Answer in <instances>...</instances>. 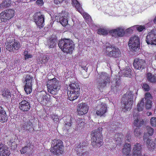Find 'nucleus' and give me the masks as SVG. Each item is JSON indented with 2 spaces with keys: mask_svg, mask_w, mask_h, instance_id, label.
<instances>
[{
  "mask_svg": "<svg viewBox=\"0 0 156 156\" xmlns=\"http://www.w3.org/2000/svg\"><path fill=\"white\" fill-rule=\"evenodd\" d=\"M94 80L97 88L101 91L110 83V76L105 72L98 73L95 75Z\"/></svg>",
  "mask_w": 156,
  "mask_h": 156,
  "instance_id": "f257e3e1",
  "label": "nucleus"
},
{
  "mask_svg": "<svg viewBox=\"0 0 156 156\" xmlns=\"http://www.w3.org/2000/svg\"><path fill=\"white\" fill-rule=\"evenodd\" d=\"M134 94L131 91H127L122 98V106L126 110H130L132 107L133 102Z\"/></svg>",
  "mask_w": 156,
  "mask_h": 156,
  "instance_id": "f03ea898",
  "label": "nucleus"
},
{
  "mask_svg": "<svg viewBox=\"0 0 156 156\" xmlns=\"http://www.w3.org/2000/svg\"><path fill=\"white\" fill-rule=\"evenodd\" d=\"M102 128L99 127L92 132L91 134V144L94 147H100L103 145L101 131Z\"/></svg>",
  "mask_w": 156,
  "mask_h": 156,
  "instance_id": "7ed1b4c3",
  "label": "nucleus"
},
{
  "mask_svg": "<svg viewBox=\"0 0 156 156\" xmlns=\"http://www.w3.org/2000/svg\"><path fill=\"white\" fill-rule=\"evenodd\" d=\"M67 90L68 98L70 101H73L79 96L80 88L78 84L71 83Z\"/></svg>",
  "mask_w": 156,
  "mask_h": 156,
  "instance_id": "20e7f679",
  "label": "nucleus"
},
{
  "mask_svg": "<svg viewBox=\"0 0 156 156\" xmlns=\"http://www.w3.org/2000/svg\"><path fill=\"white\" fill-rule=\"evenodd\" d=\"M58 45L63 52L67 53H72L74 48L73 42L69 39L60 40L59 41Z\"/></svg>",
  "mask_w": 156,
  "mask_h": 156,
  "instance_id": "39448f33",
  "label": "nucleus"
},
{
  "mask_svg": "<svg viewBox=\"0 0 156 156\" xmlns=\"http://www.w3.org/2000/svg\"><path fill=\"white\" fill-rule=\"evenodd\" d=\"M50 150L51 152L55 155H59L62 154L64 150L62 141L59 139L52 140Z\"/></svg>",
  "mask_w": 156,
  "mask_h": 156,
  "instance_id": "423d86ee",
  "label": "nucleus"
},
{
  "mask_svg": "<svg viewBox=\"0 0 156 156\" xmlns=\"http://www.w3.org/2000/svg\"><path fill=\"white\" fill-rule=\"evenodd\" d=\"M60 82L55 78L50 80L47 84L48 91L52 94H56L60 89Z\"/></svg>",
  "mask_w": 156,
  "mask_h": 156,
  "instance_id": "0eeeda50",
  "label": "nucleus"
},
{
  "mask_svg": "<svg viewBox=\"0 0 156 156\" xmlns=\"http://www.w3.org/2000/svg\"><path fill=\"white\" fill-rule=\"evenodd\" d=\"M105 54L109 57L117 58L120 56L121 52L118 48L108 43L106 45Z\"/></svg>",
  "mask_w": 156,
  "mask_h": 156,
  "instance_id": "6e6552de",
  "label": "nucleus"
},
{
  "mask_svg": "<svg viewBox=\"0 0 156 156\" xmlns=\"http://www.w3.org/2000/svg\"><path fill=\"white\" fill-rule=\"evenodd\" d=\"M5 44L6 45V49L10 51L18 50L20 46L19 42L11 37L6 38Z\"/></svg>",
  "mask_w": 156,
  "mask_h": 156,
  "instance_id": "1a4fd4ad",
  "label": "nucleus"
},
{
  "mask_svg": "<svg viewBox=\"0 0 156 156\" xmlns=\"http://www.w3.org/2000/svg\"><path fill=\"white\" fill-rule=\"evenodd\" d=\"M129 46L130 50L133 52H137L140 48V39L136 36L131 37L129 41Z\"/></svg>",
  "mask_w": 156,
  "mask_h": 156,
  "instance_id": "9d476101",
  "label": "nucleus"
},
{
  "mask_svg": "<svg viewBox=\"0 0 156 156\" xmlns=\"http://www.w3.org/2000/svg\"><path fill=\"white\" fill-rule=\"evenodd\" d=\"M146 41L148 44L156 45V29L152 30L148 33Z\"/></svg>",
  "mask_w": 156,
  "mask_h": 156,
  "instance_id": "9b49d317",
  "label": "nucleus"
},
{
  "mask_svg": "<svg viewBox=\"0 0 156 156\" xmlns=\"http://www.w3.org/2000/svg\"><path fill=\"white\" fill-rule=\"evenodd\" d=\"M37 13L34 16V21L36 24L39 28L43 27L44 22V16L43 15H39Z\"/></svg>",
  "mask_w": 156,
  "mask_h": 156,
  "instance_id": "f8f14e48",
  "label": "nucleus"
},
{
  "mask_svg": "<svg viewBox=\"0 0 156 156\" xmlns=\"http://www.w3.org/2000/svg\"><path fill=\"white\" fill-rule=\"evenodd\" d=\"M133 65L135 69L140 70L144 68L146 63L143 59L136 58L134 61Z\"/></svg>",
  "mask_w": 156,
  "mask_h": 156,
  "instance_id": "ddd939ff",
  "label": "nucleus"
},
{
  "mask_svg": "<svg viewBox=\"0 0 156 156\" xmlns=\"http://www.w3.org/2000/svg\"><path fill=\"white\" fill-rule=\"evenodd\" d=\"M49 97L46 94L45 92L42 91L37 98V100L43 105H45L49 101Z\"/></svg>",
  "mask_w": 156,
  "mask_h": 156,
  "instance_id": "4468645a",
  "label": "nucleus"
},
{
  "mask_svg": "<svg viewBox=\"0 0 156 156\" xmlns=\"http://www.w3.org/2000/svg\"><path fill=\"white\" fill-rule=\"evenodd\" d=\"M88 110V106L86 103H84L79 104L77 106V111L79 115H82L86 114Z\"/></svg>",
  "mask_w": 156,
  "mask_h": 156,
  "instance_id": "2eb2a0df",
  "label": "nucleus"
},
{
  "mask_svg": "<svg viewBox=\"0 0 156 156\" xmlns=\"http://www.w3.org/2000/svg\"><path fill=\"white\" fill-rule=\"evenodd\" d=\"M32 119L31 121L29 120H27L26 119H23V122L22 124V128L23 130H25L30 131L33 129L32 121Z\"/></svg>",
  "mask_w": 156,
  "mask_h": 156,
  "instance_id": "dca6fc26",
  "label": "nucleus"
},
{
  "mask_svg": "<svg viewBox=\"0 0 156 156\" xmlns=\"http://www.w3.org/2000/svg\"><path fill=\"white\" fill-rule=\"evenodd\" d=\"M7 147L0 142V156H9L10 153Z\"/></svg>",
  "mask_w": 156,
  "mask_h": 156,
  "instance_id": "f3484780",
  "label": "nucleus"
},
{
  "mask_svg": "<svg viewBox=\"0 0 156 156\" xmlns=\"http://www.w3.org/2000/svg\"><path fill=\"white\" fill-rule=\"evenodd\" d=\"M20 109L23 111H28L30 108V105L29 103L26 100L22 101L19 103Z\"/></svg>",
  "mask_w": 156,
  "mask_h": 156,
  "instance_id": "a211bd4d",
  "label": "nucleus"
},
{
  "mask_svg": "<svg viewBox=\"0 0 156 156\" xmlns=\"http://www.w3.org/2000/svg\"><path fill=\"white\" fill-rule=\"evenodd\" d=\"M107 107L105 104H101L100 108L96 112V114L100 116H105V114L107 112Z\"/></svg>",
  "mask_w": 156,
  "mask_h": 156,
  "instance_id": "6ab92c4d",
  "label": "nucleus"
},
{
  "mask_svg": "<svg viewBox=\"0 0 156 156\" xmlns=\"http://www.w3.org/2000/svg\"><path fill=\"white\" fill-rule=\"evenodd\" d=\"M110 33L113 36H117L119 37H122L125 34L124 29L121 28H119L110 31Z\"/></svg>",
  "mask_w": 156,
  "mask_h": 156,
  "instance_id": "aec40b11",
  "label": "nucleus"
},
{
  "mask_svg": "<svg viewBox=\"0 0 156 156\" xmlns=\"http://www.w3.org/2000/svg\"><path fill=\"white\" fill-rule=\"evenodd\" d=\"M7 120L8 115L4 109L0 106V122L4 123L7 122Z\"/></svg>",
  "mask_w": 156,
  "mask_h": 156,
  "instance_id": "412c9836",
  "label": "nucleus"
},
{
  "mask_svg": "<svg viewBox=\"0 0 156 156\" xmlns=\"http://www.w3.org/2000/svg\"><path fill=\"white\" fill-rule=\"evenodd\" d=\"M144 98L142 99L140 102L138 103L137 105V110L134 109L133 110V116H134V115L136 116L137 115H138L137 112L136 113V112H141L144 109Z\"/></svg>",
  "mask_w": 156,
  "mask_h": 156,
  "instance_id": "4be33fe9",
  "label": "nucleus"
},
{
  "mask_svg": "<svg viewBox=\"0 0 156 156\" xmlns=\"http://www.w3.org/2000/svg\"><path fill=\"white\" fill-rule=\"evenodd\" d=\"M121 80L119 79L115 80L112 83H113L111 86V90H112L114 93L117 92L120 88V84Z\"/></svg>",
  "mask_w": 156,
  "mask_h": 156,
  "instance_id": "5701e85b",
  "label": "nucleus"
},
{
  "mask_svg": "<svg viewBox=\"0 0 156 156\" xmlns=\"http://www.w3.org/2000/svg\"><path fill=\"white\" fill-rule=\"evenodd\" d=\"M142 147L141 144H136L134 146L133 154L135 155H140L141 154Z\"/></svg>",
  "mask_w": 156,
  "mask_h": 156,
  "instance_id": "b1692460",
  "label": "nucleus"
},
{
  "mask_svg": "<svg viewBox=\"0 0 156 156\" xmlns=\"http://www.w3.org/2000/svg\"><path fill=\"white\" fill-rule=\"evenodd\" d=\"M57 40L56 36L52 35L48 41V47L50 48H53L56 44Z\"/></svg>",
  "mask_w": 156,
  "mask_h": 156,
  "instance_id": "393cba45",
  "label": "nucleus"
},
{
  "mask_svg": "<svg viewBox=\"0 0 156 156\" xmlns=\"http://www.w3.org/2000/svg\"><path fill=\"white\" fill-rule=\"evenodd\" d=\"M144 120L140 118H136L134 119L133 125L139 128L142 126L144 124Z\"/></svg>",
  "mask_w": 156,
  "mask_h": 156,
  "instance_id": "a878e982",
  "label": "nucleus"
},
{
  "mask_svg": "<svg viewBox=\"0 0 156 156\" xmlns=\"http://www.w3.org/2000/svg\"><path fill=\"white\" fill-rule=\"evenodd\" d=\"M146 143L147 147L150 151H153L155 149V144L149 139H147Z\"/></svg>",
  "mask_w": 156,
  "mask_h": 156,
  "instance_id": "bb28decb",
  "label": "nucleus"
},
{
  "mask_svg": "<svg viewBox=\"0 0 156 156\" xmlns=\"http://www.w3.org/2000/svg\"><path fill=\"white\" fill-rule=\"evenodd\" d=\"M156 76L152 75L151 73H148L146 74V77L148 81L151 83H155L156 82Z\"/></svg>",
  "mask_w": 156,
  "mask_h": 156,
  "instance_id": "cd10ccee",
  "label": "nucleus"
},
{
  "mask_svg": "<svg viewBox=\"0 0 156 156\" xmlns=\"http://www.w3.org/2000/svg\"><path fill=\"white\" fill-rule=\"evenodd\" d=\"M59 22L63 26H65L68 24V21L67 18L65 16L59 17Z\"/></svg>",
  "mask_w": 156,
  "mask_h": 156,
  "instance_id": "c85d7f7f",
  "label": "nucleus"
},
{
  "mask_svg": "<svg viewBox=\"0 0 156 156\" xmlns=\"http://www.w3.org/2000/svg\"><path fill=\"white\" fill-rule=\"evenodd\" d=\"M131 145L129 144H126L124 146V147L122 149L123 153L125 154H128L131 151Z\"/></svg>",
  "mask_w": 156,
  "mask_h": 156,
  "instance_id": "c756f323",
  "label": "nucleus"
},
{
  "mask_svg": "<svg viewBox=\"0 0 156 156\" xmlns=\"http://www.w3.org/2000/svg\"><path fill=\"white\" fill-rule=\"evenodd\" d=\"M33 79V77L31 76L30 75H27L25 78V86H32V81Z\"/></svg>",
  "mask_w": 156,
  "mask_h": 156,
  "instance_id": "7c9ffc66",
  "label": "nucleus"
},
{
  "mask_svg": "<svg viewBox=\"0 0 156 156\" xmlns=\"http://www.w3.org/2000/svg\"><path fill=\"white\" fill-rule=\"evenodd\" d=\"M2 94L3 97H6L7 99H9L11 97V94L9 90L7 89L2 90Z\"/></svg>",
  "mask_w": 156,
  "mask_h": 156,
  "instance_id": "2f4dec72",
  "label": "nucleus"
},
{
  "mask_svg": "<svg viewBox=\"0 0 156 156\" xmlns=\"http://www.w3.org/2000/svg\"><path fill=\"white\" fill-rule=\"evenodd\" d=\"M2 12L6 16H9V19H11L14 16V10L12 9L6 10Z\"/></svg>",
  "mask_w": 156,
  "mask_h": 156,
  "instance_id": "473e14b6",
  "label": "nucleus"
},
{
  "mask_svg": "<svg viewBox=\"0 0 156 156\" xmlns=\"http://www.w3.org/2000/svg\"><path fill=\"white\" fill-rule=\"evenodd\" d=\"M12 2H14L12 0H3L2 2L0 4L1 7L6 8L10 6Z\"/></svg>",
  "mask_w": 156,
  "mask_h": 156,
  "instance_id": "72a5a7b5",
  "label": "nucleus"
},
{
  "mask_svg": "<svg viewBox=\"0 0 156 156\" xmlns=\"http://www.w3.org/2000/svg\"><path fill=\"white\" fill-rule=\"evenodd\" d=\"M33 146H26L23 147L22 149L20 150V151L21 154H24L27 152H29V151H31L32 149V147Z\"/></svg>",
  "mask_w": 156,
  "mask_h": 156,
  "instance_id": "f704fd0d",
  "label": "nucleus"
},
{
  "mask_svg": "<svg viewBox=\"0 0 156 156\" xmlns=\"http://www.w3.org/2000/svg\"><path fill=\"white\" fill-rule=\"evenodd\" d=\"M76 129L80 128L84 124V119L80 118L77 119L76 120Z\"/></svg>",
  "mask_w": 156,
  "mask_h": 156,
  "instance_id": "c9c22d12",
  "label": "nucleus"
},
{
  "mask_svg": "<svg viewBox=\"0 0 156 156\" xmlns=\"http://www.w3.org/2000/svg\"><path fill=\"white\" fill-rule=\"evenodd\" d=\"M9 16H6L5 14L3 12H2L0 14V20L2 22H5L7 21V20H10L9 18Z\"/></svg>",
  "mask_w": 156,
  "mask_h": 156,
  "instance_id": "e433bc0d",
  "label": "nucleus"
},
{
  "mask_svg": "<svg viewBox=\"0 0 156 156\" xmlns=\"http://www.w3.org/2000/svg\"><path fill=\"white\" fill-rule=\"evenodd\" d=\"M131 73V70L129 67H126L122 71V75L126 77H127L129 75H130Z\"/></svg>",
  "mask_w": 156,
  "mask_h": 156,
  "instance_id": "4c0bfd02",
  "label": "nucleus"
},
{
  "mask_svg": "<svg viewBox=\"0 0 156 156\" xmlns=\"http://www.w3.org/2000/svg\"><path fill=\"white\" fill-rule=\"evenodd\" d=\"M49 58L48 57L46 56H43L42 57H41L39 59V62L41 64L44 63L48 62Z\"/></svg>",
  "mask_w": 156,
  "mask_h": 156,
  "instance_id": "58836bf2",
  "label": "nucleus"
},
{
  "mask_svg": "<svg viewBox=\"0 0 156 156\" xmlns=\"http://www.w3.org/2000/svg\"><path fill=\"white\" fill-rule=\"evenodd\" d=\"M75 150L77 152L78 155H80L82 152V149H81V144H77L75 145Z\"/></svg>",
  "mask_w": 156,
  "mask_h": 156,
  "instance_id": "ea45409f",
  "label": "nucleus"
},
{
  "mask_svg": "<svg viewBox=\"0 0 156 156\" xmlns=\"http://www.w3.org/2000/svg\"><path fill=\"white\" fill-rule=\"evenodd\" d=\"M152 102L150 100L148 99L146 100V109H149L151 108Z\"/></svg>",
  "mask_w": 156,
  "mask_h": 156,
  "instance_id": "a19ab883",
  "label": "nucleus"
},
{
  "mask_svg": "<svg viewBox=\"0 0 156 156\" xmlns=\"http://www.w3.org/2000/svg\"><path fill=\"white\" fill-rule=\"evenodd\" d=\"M32 86H25L24 90L27 94H30L32 91Z\"/></svg>",
  "mask_w": 156,
  "mask_h": 156,
  "instance_id": "79ce46f5",
  "label": "nucleus"
},
{
  "mask_svg": "<svg viewBox=\"0 0 156 156\" xmlns=\"http://www.w3.org/2000/svg\"><path fill=\"white\" fill-rule=\"evenodd\" d=\"M98 33L99 34L105 35L108 34V32L107 30L104 29L100 28L98 30Z\"/></svg>",
  "mask_w": 156,
  "mask_h": 156,
  "instance_id": "37998d69",
  "label": "nucleus"
},
{
  "mask_svg": "<svg viewBox=\"0 0 156 156\" xmlns=\"http://www.w3.org/2000/svg\"><path fill=\"white\" fill-rule=\"evenodd\" d=\"M142 132H141L140 129L139 128H136L134 131V135L138 136L141 135Z\"/></svg>",
  "mask_w": 156,
  "mask_h": 156,
  "instance_id": "c03bdc74",
  "label": "nucleus"
},
{
  "mask_svg": "<svg viewBox=\"0 0 156 156\" xmlns=\"http://www.w3.org/2000/svg\"><path fill=\"white\" fill-rule=\"evenodd\" d=\"M147 129L148 134L149 136H152L154 133L153 129L152 128L151 126H147Z\"/></svg>",
  "mask_w": 156,
  "mask_h": 156,
  "instance_id": "a18cd8bd",
  "label": "nucleus"
},
{
  "mask_svg": "<svg viewBox=\"0 0 156 156\" xmlns=\"http://www.w3.org/2000/svg\"><path fill=\"white\" fill-rule=\"evenodd\" d=\"M142 88L145 91H148L150 90L149 85L146 83H144L142 85Z\"/></svg>",
  "mask_w": 156,
  "mask_h": 156,
  "instance_id": "49530a36",
  "label": "nucleus"
},
{
  "mask_svg": "<svg viewBox=\"0 0 156 156\" xmlns=\"http://www.w3.org/2000/svg\"><path fill=\"white\" fill-rule=\"evenodd\" d=\"M133 27L134 28H136L137 29V30L139 31H141L144 29H145V27L144 26H138V25H135L133 26Z\"/></svg>",
  "mask_w": 156,
  "mask_h": 156,
  "instance_id": "de8ad7c7",
  "label": "nucleus"
},
{
  "mask_svg": "<svg viewBox=\"0 0 156 156\" xmlns=\"http://www.w3.org/2000/svg\"><path fill=\"white\" fill-rule=\"evenodd\" d=\"M150 122L151 126H156V118L152 117L151 119Z\"/></svg>",
  "mask_w": 156,
  "mask_h": 156,
  "instance_id": "09e8293b",
  "label": "nucleus"
},
{
  "mask_svg": "<svg viewBox=\"0 0 156 156\" xmlns=\"http://www.w3.org/2000/svg\"><path fill=\"white\" fill-rule=\"evenodd\" d=\"M69 118L70 119L69 122H67V123H66L65 124V126L66 128V129L67 130H68L69 128L71 126V119L70 117H69Z\"/></svg>",
  "mask_w": 156,
  "mask_h": 156,
  "instance_id": "8fccbe9b",
  "label": "nucleus"
},
{
  "mask_svg": "<svg viewBox=\"0 0 156 156\" xmlns=\"http://www.w3.org/2000/svg\"><path fill=\"white\" fill-rule=\"evenodd\" d=\"M152 97L151 94L149 92H147L145 94V97L144 98V99L145 100H147L148 99L150 100L151 99Z\"/></svg>",
  "mask_w": 156,
  "mask_h": 156,
  "instance_id": "3c124183",
  "label": "nucleus"
},
{
  "mask_svg": "<svg viewBox=\"0 0 156 156\" xmlns=\"http://www.w3.org/2000/svg\"><path fill=\"white\" fill-rule=\"evenodd\" d=\"M83 16L85 19H86L87 20H89L90 19H91L90 16L86 12L83 13Z\"/></svg>",
  "mask_w": 156,
  "mask_h": 156,
  "instance_id": "603ef678",
  "label": "nucleus"
},
{
  "mask_svg": "<svg viewBox=\"0 0 156 156\" xmlns=\"http://www.w3.org/2000/svg\"><path fill=\"white\" fill-rule=\"evenodd\" d=\"M10 143H11L10 146L11 148L12 149L14 150L16 147L17 144L15 142H11V140H10Z\"/></svg>",
  "mask_w": 156,
  "mask_h": 156,
  "instance_id": "864d4df0",
  "label": "nucleus"
},
{
  "mask_svg": "<svg viewBox=\"0 0 156 156\" xmlns=\"http://www.w3.org/2000/svg\"><path fill=\"white\" fill-rule=\"evenodd\" d=\"M51 118L54 121H58V118L57 115H51Z\"/></svg>",
  "mask_w": 156,
  "mask_h": 156,
  "instance_id": "5fc2aeb1",
  "label": "nucleus"
},
{
  "mask_svg": "<svg viewBox=\"0 0 156 156\" xmlns=\"http://www.w3.org/2000/svg\"><path fill=\"white\" fill-rule=\"evenodd\" d=\"M79 144H81V145L85 148L87 145V144L86 142L85 141H83L81 143H80Z\"/></svg>",
  "mask_w": 156,
  "mask_h": 156,
  "instance_id": "6e6d98bb",
  "label": "nucleus"
},
{
  "mask_svg": "<svg viewBox=\"0 0 156 156\" xmlns=\"http://www.w3.org/2000/svg\"><path fill=\"white\" fill-rule=\"evenodd\" d=\"M75 6L78 10H80L81 8V5L79 2L75 5Z\"/></svg>",
  "mask_w": 156,
  "mask_h": 156,
  "instance_id": "4d7b16f0",
  "label": "nucleus"
},
{
  "mask_svg": "<svg viewBox=\"0 0 156 156\" xmlns=\"http://www.w3.org/2000/svg\"><path fill=\"white\" fill-rule=\"evenodd\" d=\"M88 152L87 151H86L83 153H81L79 156H88Z\"/></svg>",
  "mask_w": 156,
  "mask_h": 156,
  "instance_id": "13d9d810",
  "label": "nucleus"
},
{
  "mask_svg": "<svg viewBox=\"0 0 156 156\" xmlns=\"http://www.w3.org/2000/svg\"><path fill=\"white\" fill-rule=\"evenodd\" d=\"M80 69H82L83 70L86 72L88 68L86 66H80Z\"/></svg>",
  "mask_w": 156,
  "mask_h": 156,
  "instance_id": "bf43d9fd",
  "label": "nucleus"
},
{
  "mask_svg": "<svg viewBox=\"0 0 156 156\" xmlns=\"http://www.w3.org/2000/svg\"><path fill=\"white\" fill-rule=\"evenodd\" d=\"M126 31L128 33L131 34L133 32V30L132 29L131 27H130V28H129L127 29L126 30Z\"/></svg>",
  "mask_w": 156,
  "mask_h": 156,
  "instance_id": "052dcab7",
  "label": "nucleus"
},
{
  "mask_svg": "<svg viewBox=\"0 0 156 156\" xmlns=\"http://www.w3.org/2000/svg\"><path fill=\"white\" fill-rule=\"evenodd\" d=\"M63 0H54V2L56 4H60L62 2Z\"/></svg>",
  "mask_w": 156,
  "mask_h": 156,
  "instance_id": "680f3d73",
  "label": "nucleus"
},
{
  "mask_svg": "<svg viewBox=\"0 0 156 156\" xmlns=\"http://www.w3.org/2000/svg\"><path fill=\"white\" fill-rule=\"evenodd\" d=\"M36 3L38 5H42L43 2L42 0H37L36 2Z\"/></svg>",
  "mask_w": 156,
  "mask_h": 156,
  "instance_id": "e2e57ef3",
  "label": "nucleus"
},
{
  "mask_svg": "<svg viewBox=\"0 0 156 156\" xmlns=\"http://www.w3.org/2000/svg\"><path fill=\"white\" fill-rule=\"evenodd\" d=\"M32 57V55H27L25 56V60L29 58H31Z\"/></svg>",
  "mask_w": 156,
  "mask_h": 156,
  "instance_id": "0e129e2a",
  "label": "nucleus"
},
{
  "mask_svg": "<svg viewBox=\"0 0 156 156\" xmlns=\"http://www.w3.org/2000/svg\"><path fill=\"white\" fill-rule=\"evenodd\" d=\"M148 138V136L147 135V134L146 133H145L144 134V136H143V139L144 140H146Z\"/></svg>",
  "mask_w": 156,
  "mask_h": 156,
  "instance_id": "69168bd1",
  "label": "nucleus"
},
{
  "mask_svg": "<svg viewBox=\"0 0 156 156\" xmlns=\"http://www.w3.org/2000/svg\"><path fill=\"white\" fill-rule=\"evenodd\" d=\"M78 2L77 0H73L72 1V3L73 4H74L75 5L78 3Z\"/></svg>",
  "mask_w": 156,
  "mask_h": 156,
  "instance_id": "338daca9",
  "label": "nucleus"
},
{
  "mask_svg": "<svg viewBox=\"0 0 156 156\" xmlns=\"http://www.w3.org/2000/svg\"><path fill=\"white\" fill-rule=\"evenodd\" d=\"M28 55V52L27 51H25L24 52V55L25 56L26 55Z\"/></svg>",
  "mask_w": 156,
  "mask_h": 156,
  "instance_id": "774afa93",
  "label": "nucleus"
}]
</instances>
